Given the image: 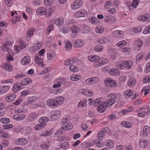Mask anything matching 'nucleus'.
I'll use <instances>...</instances> for the list:
<instances>
[{"mask_svg": "<svg viewBox=\"0 0 150 150\" xmlns=\"http://www.w3.org/2000/svg\"><path fill=\"white\" fill-rule=\"evenodd\" d=\"M13 43L10 41H6L2 43L1 46V50L4 52H6L9 53H11Z\"/></svg>", "mask_w": 150, "mask_h": 150, "instance_id": "1", "label": "nucleus"}, {"mask_svg": "<svg viewBox=\"0 0 150 150\" xmlns=\"http://www.w3.org/2000/svg\"><path fill=\"white\" fill-rule=\"evenodd\" d=\"M61 115V112L59 110H55L51 112L50 117L51 120L52 121L56 120L59 118Z\"/></svg>", "mask_w": 150, "mask_h": 150, "instance_id": "2", "label": "nucleus"}, {"mask_svg": "<svg viewBox=\"0 0 150 150\" xmlns=\"http://www.w3.org/2000/svg\"><path fill=\"white\" fill-rule=\"evenodd\" d=\"M66 82V79L63 78H59L54 81V84L52 86L54 88L60 87L62 84H64Z\"/></svg>", "mask_w": 150, "mask_h": 150, "instance_id": "3", "label": "nucleus"}, {"mask_svg": "<svg viewBox=\"0 0 150 150\" xmlns=\"http://www.w3.org/2000/svg\"><path fill=\"white\" fill-rule=\"evenodd\" d=\"M132 62L130 61H122L118 65L117 67L121 69L126 68L130 69L132 66Z\"/></svg>", "mask_w": 150, "mask_h": 150, "instance_id": "4", "label": "nucleus"}, {"mask_svg": "<svg viewBox=\"0 0 150 150\" xmlns=\"http://www.w3.org/2000/svg\"><path fill=\"white\" fill-rule=\"evenodd\" d=\"M79 93L83 94L88 97H92L93 96V93L92 90L87 88L81 89L79 90Z\"/></svg>", "mask_w": 150, "mask_h": 150, "instance_id": "5", "label": "nucleus"}, {"mask_svg": "<svg viewBox=\"0 0 150 150\" xmlns=\"http://www.w3.org/2000/svg\"><path fill=\"white\" fill-rule=\"evenodd\" d=\"M104 82L106 86L108 87H114L117 85L115 81L111 78H106L104 80Z\"/></svg>", "mask_w": 150, "mask_h": 150, "instance_id": "6", "label": "nucleus"}, {"mask_svg": "<svg viewBox=\"0 0 150 150\" xmlns=\"http://www.w3.org/2000/svg\"><path fill=\"white\" fill-rule=\"evenodd\" d=\"M51 23L55 24L58 26L62 25L64 22V19L62 17H59L58 18H52L50 20Z\"/></svg>", "mask_w": 150, "mask_h": 150, "instance_id": "7", "label": "nucleus"}, {"mask_svg": "<svg viewBox=\"0 0 150 150\" xmlns=\"http://www.w3.org/2000/svg\"><path fill=\"white\" fill-rule=\"evenodd\" d=\"M138 21L142 22H146L147 23L150 22V14L146 13L140 15L137 18Z\"/></svg>", "mask_w": 150, "mask_h": 150, "instance_id": "8", "label": "nucleus"}, {"mask_svg": "<svg viewBox=\"0 0 150 150\" xmlns=\"http://www.w3.org/2000/svg\"><path fill=\"white\" fill-rule=\"evenodd\" d=\"M56 103V100L53 99H49L46 102L47 105L52 108H55L57 107Z\"/></svg>", "mask_w": 150, "mask_h": 150, "instance_id": "9", "label": "nucleus"}, {"mask_svg": "<svg viewBox=\"0 0 150 150\" xmlns=\"http://www.w3.org/2000/svg\"><path fill=\"white\" fill-rule=\"evenodd\" d=\"M83 5V2L81 0H76L72 4L71 8L73 10L77 9L81 7Z\"/></svg>", "mask_w": 150, "mask_h": 150, "instance_id": "10", "label": "nucleus"}, {"mask_svg": "<svg viewBox=\"0 0 150 150\" xmlns=\"http://www.w3.org/2000/svg\"><path fill=\"white\" fill-rule=\"evenodd\" d=\"M107 97L109 99L115 100V101H117L121 98L122 96L119 94L110 93L108 94Z\"/></svg>", "mask_w": 150, "mask_h": 150, "instance_id": "11", "label": "nucleus"}, {"mask_svg": "<svg viewBox=\"0 0 150 150\" xmlns=\"http://www.w3.org/2000/svg\"><path fill=\"white\" fill-rule=\"evenodd\" d=\"M88 14L87 11L84 9H81L77 11L74 13L76 17L80 18L86 16Z\"/></svg>", "mask_w": 150, "mask_h": 150, "instance_id": "12", "label": "nucleus"}, {"mask_svg": "<svg viewBox=\"0 0 150 150\" xmlns=\"http://www.w3.org/2000/svg\"><path fill=\"white\" fill-rule=\"evenodd\" d=\"M35 62L40 66L42 67H45V65L44 64L43 59L38 55V54H36L34 58Z\"/></svg>", "mask_w": 150, "mask_h": 150, "instance_id": "13", "label": "nucleus"}, {"mask_svg": "<svg viewBox=\"0 0 150 150\" xmlns=\"http://www.w3.org/2000/svg\"><path fill=\"white\" fill-rule=\"evenodd\" d=\"M28 140L26 138L17 139L15 141V144L18 145H24L27 144Z\"/></svg>", "mask_w": 150, "mask_h": 150, "instance_id": "14", "label": "nucleus"}, {"mask_svg": "<svg viewBox=\"0 0 150 150\" xmlns=\"http://www.w3.org/2000/svg\"><path fill=\"white\" fill-rule=\"evenodd\" d=\"M19 132H23L26 135L30 134L32 132L31 128L29 127L24 126L19 129Z\"/></svg>", "mask_w": 150, "mask_h": 150, "instance_id": "15", "label": "nucleus"}, {"mask_svg": "<svg viewBox=\"0 0 150 150\" xmlns=\"http://www.w3.org/2000/svg\"><path fill=\"white\" fill-rule=\"evenodd\" d=\"M108 107V103L106 101H102L101 105L97 108L98 111L100 113L104 112Z\"/></svg>", "mask_w": 150, "mask_h": 150, "instance_id": "16", "label": "nucleus"}, {"mask_svg": "<svg viewBox=\"0 0 150 150\" xmlns=\"http://www.w3.org/2000/svg\"><path fill=\"white\" fill-rule=\"evenodd\" d=\"M142 109L143 110L138 112L137 113V115L139 117H143L146 114V113H149L150 109L149 107L147 106L143 107L142 108Z\"/></svg>", "mask_w": 150, "mask_h": 150, "instance_id": "17", "label": "nucleus"}, {"mask_svg": "<svg viewBox=\"0 0 150 150\" xmlns=\"http://www.w3.org/2000/svg\"><path fill=\"white\" fill-rule=\"evenodd\" d=\"M99 79L97 77H93L86 79L85 83L87 85H90L91 84L94 83L99 81Z\"/></svg>", "mask_w": 150, "mask_h": 150, "instance_id": "18", "label": "nucleus"}, {"mask_svg": "<svg viewBox=\"0 0 150 150\" xmlns=\"http://www.w3.org/2000/svg\"><path fill=\"white\" fill-rule=\"evenodd\" d=\"M116 20L115 18L111 16H106L105 17L104 21L110 24L114 23Z\"/></svg>", "mask_w": 150, "mask_h": 150, "instance_id": "19", "label": "nucleus"}, {"mask_svg": "<svg viewBox=\"0 0 150 150\" xmlns=\"http://www.w3.org/2000/svg\"><path fill=\"white\" fill-rule=\"evenodd\" d=\"M47 58L49 60H53L57 58V55L53 51L49 50L47 54Z\"/></svg>", "mask_w": 150, "mask_h": 150, "instance_id": "20", "label": "nucleus"}, {"mask_svg": "<svg viewBox=\"0 0 150 150\" xmlns=\"http://www.w3.org/2000/svg\"><path fill=\"white\" fill-rule=\"evenodd\" d=\"M36 13L39 16H44L47 13L46 9L44 7H39L36 10Z\"/></svg>", "mask_w": 150, "mask_h": 150, "instance_id": "21", "label": "nucleus"}, {"mask_svg": "<svg viewBox=\"0 0 150 150\" xmlns=\"http://www.w3.org/2000/svg\"><path fill=\"white\" fill-rule=\"evenodd\" d=\"M113 38L119 39L123 37L124 33L121 30H117L113 33Z\"/></svg>", "mask_w": 150, "mask_h": 150, "instance_id": "22", "label": "nucleus"}, {"mask_svg": "<svg viewBox=\"0 0 150 150\" xmlns=\"http://www.w3.org/2000/svg\"><path fill=\"white\" fill-rule=\"evenodd\" d=\"M10 86L6 85L0 86V95L6 93L9 90Z\"/></svg>", "mask_w": 150, "mask_h": 150, "instance_id": "23", "label": "nucleus"}, {"mask_svg": "<svg viewBox=\"0 0 150 150\" xmlns=\"http://www.w3.org/2000/svg\"><path fill=\"white\" fill-rule=\"evenodd\" d=\"M143 45V42L140 39H138L135 42L134 47L135 50H139L141 49Z\"/></svg>", "mask_w": 150, "mask_h": 150, "instance_id": "24", "label": "nucleus"}, {"mask_svg": "<svg viewBox=\"0 0 150 150\" xmlns=\"http://www.w3.org/2000/svg\"><path fill=\"white\" fill-rule=\"evenodd\" d=\"M82 78V76L79 74H73L70 77V79L73 81H77L80 80Z\"/></svg>", "mask_w": 150, "mask_h": 150, "instance_id": "25", "label": "nucleus"}, {"mask_svg": "<svg viewBox=\"0 0 150 150\" xmlns=\"http://www.w3.org/2000/svg\"><path fill=\"white\" fill-rule=\"evenodd\" d=\"M149 144L148 141L144 139H141L139 140V145L142 148H146Z\"/></svg>", "mask_w": 150, "mask_h": 150, "instance_id": "26", "label": "nucleus"}, {"mask_svg": "<svg viewBox=\"0 0 150 150\" xmlns=\"http://www.w3.org/2000/svg\"><path fill=\"white\" fill-rule=\"evenodd\" d=\"M49 121L48 118L45 117H42L40 118L39 120L40 123L44 127H45L47 123Z\"/></svg>", "mask_w": 150, "mask_h": 150, "instance_id": "27", "label": "nucleus"}, {"mask_svg": "<svg viewBox=\"0 0 150 150\" xmlns=\"http://www.w3.org/2000/svg\"><path fill=\"white\" fill-rule=\"evenodd\" d=\"M30 60V57L29 56H26L21 59V63L23 65H27L29 63Z\"/></svg>", "mask_w": 150, "mask_h": 150, "instance_id": "28", "label": "nucleus"}, {"mask_svg": "<svg viewBox=\"0 0 150 150\" xmlns=\"http://www.w3.org/2000/svg\"><path fill=\"white\" fill-rule=\"evenodd\" d=\"M42 43L40 41H38L35 43L32 47L33 51L38 50L41 49L42 47Z\"/></svg>", "mask_w": 150, "mask_h": 150, "instance_id": "29", "label": "nucleus"}, {"mask_svg": "<svg viewBox=\"0 0 150 150\" xmlns=\"http://www.w3.org/2000/svg\"><path fill=\"white\" fill-rule=\"evenodd\" d=\"M84 44V41L82 40H78L74 41L73 43L74 45L77 47H83Z\"/></svg>", "mask_w": 150, "mask_h": 150, "instance_id": "30", "label": "nucleus"}, {"mask_svg": "<svg viewBox=\"0 0 150 150\" xmlns=\"http://www.w3.org/2000/svg\"><path fill=\"white\" fill-rule=\"evenodd\" d=\"M105 146L110 149H112L114 145L113 141L110 139L106 140L105 141Z\"/></svg>", "mask_w": 150, "mask_h": 150, "instance_id": "31", "label": "nucleus"}, {"mask_svg": "<svg viewBox=\"0 0 150 150\" xmlns=\"http://www.w3.org/2000/svg\"><path fill=\"white\" fill-rule=\"evenodd\" d=\"M108 73L111 75L118 76L120 74V71L117 69H112L108 71Z\"/></svg>", "mask_w": 150, "mask_h": 150, "instance_id": "32", "label": "nucleus"}, {"mask_svg": "<svg viewBox=\"0 0 150 150\" xmlns=\"http://www.w3.org/2000/svg\"><path fill=\"white\" fill-rule=\"evenodd\" d=\"M17 42L20 46V47L21 49H25L28 46V45L21 38H18L17 40Z\"/></svg>", "mask_w": 150, "mask_h": 150, "instance_id": "33", "label": "nucleus"}, {"mask_svg": "<svg viewBox=\"0 0 150 150\" xmlns=\"http://www.w3.org/2000/svg\"><path fill=\"white\" fill-rule=\"evenodd\" d=\"M22 84L21 83L15 84L13 86V90L14 93H16L22 89Z\"/></svg>", "mask_w": 150, "mask_h": 150, "instance_id": "34", "label": "nucleus"}, {"mask_svg": "<svg viewBox=\"0 0 150 150\" xmlns=\"http://www.w3.org/2000/svg\"><path fill=\"white\" fill-rule=\"evenodd\" d=\"M55 100H56L57 107L63 104L65 100L63 96H61L56 98Z\"/></svg>", "mask_w": 150, "mask_h": 150, "instance_id": "35", "label": "nucleus"}, {"mask_svg": "<svg viewBox=\"0 0 150 150\" xmlns=\"http://www.w3.org/2000/svg\"><path fill=\"white\" fill-rule=\"evenodd\" d=\"M26 115L25 114H22L20 115L16 114L13 116V119L17 121H21L23 120L26 117Z\"/></svg>", "mask_w": 150, "mask_h": 150, "instance_id": "36", "label": "nucleus"}, {"mask_svg": "<svg viewBox=\"0 0 150 150\" xmlns=\"http://www.w3.org/2000/svg\"><path fill=\"white\" fill-rule=\"evenodd\" d=\"M2 68L8 72H11L12 70V67L11 64L9 63H5L2 66Z\"/></svg>", "mask_w": 150, "mask_h": 150, "instance_id": "37", "label": "nucleus"}, {"mask_svg": "<svg viewBox=\"0 0 150 150\" xmlns=\"http://www.w3.org/2000/svg\"><path fill=\"white\" fill-rule=\"evenodd\" d=\"M16 97V95L14 94H11L7 96L5 100L7 102H10L14 100Z\"/></svg>", "mask_w": 150, "mask_h": 150, "instance_id": "38", "label": "nucleus"}, {"mask_svg": "<svg viewBox=\"0 0 150 150\" xmlns=\"http://www.w3.org/2000/svg\"><path fill=\"white\" fill-rule=\"evenodd\" d=\"M102 140L97 139L95 140L94 144L95 146L99 148H102L103 146V143L101 141Z\"/></svg>", "mask_w": 150, "mask_h": 150, "instance_id": "39", "label": "nucleus"}, {"mask_svg": "<svg viewBox=\"0 0 150 150\" xmlns=\"http://www.w3.org/2000/svg\"><path fill=\"white\" fill-rule=\"evenodd\" d=\"M136 83V79L133 77H130L128 81L127 85L129 87L133 86Z\"/></svg>", "mask_w": 150, "mask_h": 150, "instance_id": "40", "label": "nucleus"}, {"mask_svg": "<svg viewBox=\"0 0 150 150\" xmlns=\"http://www.w3.org/2000/svg\"><path fill=\"white\" fill-rule=\"evenodd\" d=\"M32 82L31 79L29 78H25L23 79L21 81V83L22 86H26L29 85Z\"/></svg>", "mask_w": 150, "mask_h": 150, "instance_id": "41", "label": "nucleus"}, {"mask_svg": "<svg viewBox=\"0 0 150 150\" xmlns=\"http://www.w3.org/2000/svg\"><path fill=\"white\" fill-rule=\"evenodd\" d=\"M88 60L91 62H96L98 61L100 59L99 57L96 55H91L88 57Z\"/></svg>", "mask_w": 150, "mask_h": 150, "instance_id": "42", "label": "nucleus"}, {"mask_svg": "<svg viewBox=\"0 0 150 150\" xmlns=\"http://www.w3.org/2000/svg\"><path fill=\"white\" fill-rule=\"evenodd\" d=\"M133 93V91L131 89H128L125 91L123 93L124 97L126 98H129Z\"/></svg>", "mask_w": 150, "mask_h": 150, "instance_id": "43", "label": "nucleus"}, {"mask_svg": "<svg viewBox=\"0 0 150 150\" xmlns=\"http://www.w3.org/2000/svg\"><path fill=\"white\" fill-rule=\"evenodd\" d=\"M35 29L33 28H31L28 29L26 33V36L28 38H30L33 35Z\"/></svg>", "mask_w": 150, "mask_h": 150, "instance_id": "44", "label": "nucleus"}, {"mask_svg": "<svg viewBox=\"0 0 150 150\" xmlns=\"http://www.w3.org/2000/svg\"><path fill=\"white\" fill-rule=\"evenodd\" d=\"M87 102V100L85 99L80 100L78 105V107L79 108H82L85 107L86 105Z\"/></svg>", "mask_w": 150, "mask_h": 150, "instance_id": "45", "label": "nucleus"}, {"mask_svg": "<svg viewBox=\"0 0 150 150\" xmlns=\"http://www.w3.org/2000/svg\"><path fill=\"white\" fill-rule=\"evenodd\" d=\"M89 21L94 24H98L99 23V20L96 17L94 16H91L88 18Z\"/></svg>", "mask_w": 150, "mask_h": 150, "instance_id": "46", "label": "nucleus"}, {"mask_svg": "<svg viewBox=\"0 0 150 150\" xmlns=\"http://www.w3.org/2000/svg\"><path fill=\"white\" fill-rule=\"evenodd\" d=\"M103 100V99L102 98H100L96 99L94 100L93 102V105L94 106H97L98 105H99L101 102H102Z\"/></svg>", "mask_w": 150, "mask_h": 150, "instance_id": "47", "label": "nucleus"}, {"mask_svg": "<svg viewBox=\"0 0 150 150\" xmlns=\"http://www.w3.org/2000/svg\"><path fill=\"white\" fill-rule=\"evenodd\" d=\"M38 117V115L35 112H33L29 115L28 117V119L30 121L34 120Z\"/></svg>", "mask_w": 150, "mask_h": 150, "instance_id": "48", "label": "nucleus"}, {"mask_svg": "<svg viewBox=\"0 0 150 150\" xmlns=\"http://www.w3.org/2000/svg\"><path fill=\"white\" fill-rule=\"evenodd\" d=\"M121 125L123 127L126 128H131L132 126V124L128 121H124L121 123Z\"/></svg>", "mask_w": 150, "mask_h": 150, "instance_id": "49", "label": "nucleus"}, {"mask_svg": "<svg viewBox=\"0 0 150 150\" xmlns=\"http://www.w3.org/2000/svg\"><path fill=\"white\" fill-rule=\"evenodd\" d=\"M71 30L73 33L76 34L80 31L79 28L76 25H73L71 27Z\"/></svg>", "mask_w": 150, "mask_h": 150, "instance_id": "50", "label": "nucleus"}, {"mask_svg": "<svg viewBox=\"0 0 150 150\" xmlns=\"http://www.w3.org/2000/svg\"><path fill=\"white\" fill-rule=\"evenodd\" d=\"M150 132V128L147 125L145 126L143 129V133L144 136H146Z\"/></svg>", "mask_w": 150, "mask_h": 150, "instance_id": "51", "label": "nucleus"}, {"mask_svg": "<svg viewBox=\"0 0 150 150\" xmlns=\"http://www.w3.org/2000/svg\"><path fill=\"white\" fill-rule=\"evenodd\" d=\"M110 41L109 38L107 37H103L100 38L99 39L98 42L99 43L104 44Z\"/></svg>", "mask_w": 150, "mask_h": 150, "instance_id": "52", "label": "nucleus"}, {"mask_svg": "<svg viewBox=\"0 0 150 150\" xmlns=\"http://www.w3.org/2000/svg\"><path fill=\"white\" fill-rule=\"evenodd\" d=\"M150 91V87L149 85L143 87V89L142 91V92H144V95H146L149 93Z\"/></svg>", "mask_w": 150, "mask_h": 150, "instance_id": "53", "label": "nucleus"}, {"mask_svg": "<svg viewBox=\"0 0 150 150\" xmlns=\"http://www.w3.org/2000/svg\"><path fill=\"white\" fill-rule=\"evenodd\" d=\"M105 134V132L102 130L98 132L97 134V137L100 140H102Z\"/></svg>", "mask_w": 150, "mask_h": 150, "instance_id": "54", "label": "nucleus"}, {"mask_svg": "<svg viewBox=\"0 0 150 150\" xmlns=\"http://www.w3.org/2000/svg\"><path fill=\"white\" fill-rule=\"evenodd\" d=\"M72 47V44L70 41H67L65 43V48L68 51H69L71 49Z\"/></svg>", "mask_w": 150, "mask_h": 150, "instance_id": "55", "label": "nucleus"}, {"mask_svg": "<svg viewBox=\"0 0 150 150\" xmlns=\"http://www.w3.org/2000/svg\"><path fill=\"white\" fill-rule=\"evenodd\" d=\"M70 70L72 72H77L79 71V68L74 65H72L69 67Z\"/></svg>", "mask_w": 150, "mask_h": 150, "instance_id": "56", "label": "nucleus"}, {"mask_svg": "<svg viewBox=\"0 0 150 150\" xmlns=\"http://www.w3.org/2000/svg\"><path fill=\"white\" fill-rule=\"evenodd\" d=\"M27 112L28 110L24 108H21L15 110V113H26Z\"/></svg>", "mask_w": 150, "mask_h": 150, "instance_id": "57", "label": "nucleus"}, {"mask_svg": "<svg viewBox=\"0 0 150 150\" xmlns=\"http://www.w3.org/2000/svg\"><path fill=\"white\" fill-rule=\"evenodd\" d=\"M126 45L127 42L124 40H121L118 42L117 44V46L119 47H123L125 46Z\"/></svg>", "mask_w": 150, "mask_h": 150, "instance_id": "58", "label": "nucleus"}, {"mask_svg": "<svg viewBox=\"0 0 150 150\" xmlns=\"http://www.w3.org/2000/svg\"><path fill=\"white\" fill-rule=\"evenodd\" d=\"M47 13L45 15L47 17L50 18L52 14L54 12V10L51 8H50L47 10L46 9Z\"/></svg>", "mask_w": 150, "mask_h": 150, "instance_id": "59", "label": "nucleus"}, {"mask_svg": "<svg viewBox=\"0 0 150 150\" xmlns=\"http://www.w3.org/2000/svg\"><path fill=\"white\" fill-rule=\"evenodd\" d=\"M142 29V27H137L133 28L132 29V31L135 33H138L141 32Z\"/></svg>", "mask_w": 150, "mask_h": 150, "instance_id": "60", "label": "nucleus"}, {"mask_svg": "<svg viewBox=\"0 0 150 150\" xmlns=\"http://www.w3.org/2000/svg\"><path fill=\"white\" fill-rule=\"evenodd\" d=\"M81 127L83 130L85 132L87 131L88 129V127L85 122H83L81 123Z\"/></svg>", "mask_w": 150, "mask_h": 150, "instance_id": "61", "label": "nucleus"}, {"mask_svg": "<svg viewBox=\"0 0 150 150\" xmlns=\"http://www.w3.org/2000/svg\"><path fill=\"white\" fill-rule=\"evenodd\" d=\"M103 47L100 45H98L94 48L96 52H100L103 50Z\"/></svg>", "mask_w": 150, "mask_h": 150, "instance_id": "62", "label": "nucleus"}, {"mask_svg": "<svg viewBox=\"0 0 150 150\" xmlns=\"http://www.w3.org/2000/svg\"><path fill=\"white\" fill-rule=\"evenodd\" d=\"M150 33V24L145 27L143 31L144 34H147Z\"/></svg>", "mask_w": 150, "mask_h": 150, "instance_id": "63", "label": "nucleus"}, {"mask_svg": "<svg viewBox=\"0 0 150 150\" xmlns=\"http://www.w3.org/2000/svg\"><path fill=\"white\" fill-rule=\"evenodd\" d=\"M143 82L144 83H150V76H147L144 77L143 80Z\"/></svg>", "mask_w": 150, "mask_h": 150, "instance_id": "64", "label": "nucleus"}]
</instances>
